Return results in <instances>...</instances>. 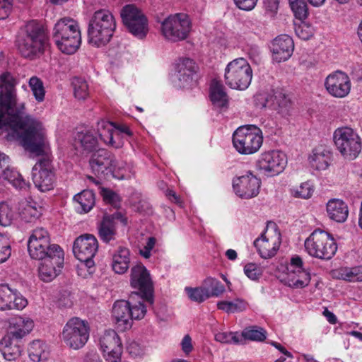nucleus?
Returning a JSON list of instances; mask_svg holds the SVG:
<instances>
[{"instance_id": "59", "label": "nucleus", "mask_w": 362, "mask_h": 362, "mask_svg": "<svg viewBox=\"0 0 362 362\" xmlns=\"http://www.w3.org/2000/svg\"><path fill=\"white\" fill-rule=\"evenodd\" d=\"M127 351L132 357H136L143 354L142 347L135 341L128 343L127 346Z\"/></svg>"}, {"instance_id": "52", "label": "nucleus", "mask_w": 362, "mask_h": 362, "mask_svg": "<svg viewBox=\"0 0 362 362\" xmlns=\"http://www.w3.org/2000/svg\"><path fill=\"white\" fill-rule=\"evenodd\" d=\"M11 254V249L7 238L0 234V264L5 262Z\"/></svg>"}, {"instance_id": "49", "label": "nucleus", "mask_w": 362, "mask_h": 362, "mask_svg": "<svg viewBox=\"0 0 362 362\" xmlns=\"http://www.w3.org/2000/svg\"><path fill=\"white\" fill-rule=\"evenodd\" d=\"M340 276L345 281H362V266L342 269Z\"/></svg>"}, {"instance_id": "46", "label": "nucleus", "mask_w": 362, "mask_h": 362, "mask_svg": "<svg viewBox=\"0 0 362 362\" xmlns=\"http://www.w3.org/2000/svg\"><path fill=\"white\" fill-rule=\"evenodd\" d=\"M185 291L192 301L202 303L209 298L208 290L205 289L203 285L196 288L185 287Z\"/></svg>"}, {"instance_id": "4", "label": "nucleus", "mask_w": 362, "mask_h": 362, "mask_svg": "<svg viewBox=\"0 0 362 362\" xmlns=\"http://www.w3.org/2000/svg\"><path fill=\"white\" fill-rule=\"evenodd\" d=\"M116 28L113 15L105 9L96 11L89 21L88 41L97 47L107 45Z\"/></svg>"}, {"instance_id": "36", "label": "nucleus", "mask_w": 362, "mask_h": 362, "mask_svg": "<svg viewBox=\"0 0 362 362\" xmlns=\"http://www.w3.org/2000/svg\"><path fill=\"white\" fill-rule=\"evenodd\" d=\"M210 98L215 107L223 108L228 106V98L223 86L214 81L210 87Z\"/></svg>"}, {"instance_id": "31", "label": "nucleus", "mask_w": 362, "mask_h": 362, "mask_svg": "<svg viewBox=\"0 0 362 362\" xmlns=\"http://www.w3.org/2000/svg\"><path fill=\"white\" fill-rule=\"evenodd\" d=\"M130 251L124 246H119L112 255V267L119 274H124L129 267Z\"/></svg>"}, {"instance_id": "26", "label": "nucleus", "mask_w": 362, "mask_h": 362, "mask_svg": "<svg viewBox=\"0 0 362 362\" xmlns=\"http://www.w3.org/2000/svg\"><path fill=\"white\" fill-rule=\"evenodd\" d=\"M281 245V233L276 230L273 235L262 234L260 238L254 241V245L257 248L260 257L263 259H269L274 257Z\"/></svg>"}, {"instance_id": "62", "label": "nucleus", "mask_w": 362, "mask_h": 362, "mask_svg": "<svg viewBox=\"0 0 362 362\" xmlns=\"http://www.w3.org/2000/svg\"><path fill=\"white\" fill-rule=\"evenodd\" d=\"M180 345H181L182 351L185 354L188 355L193 349L191 337L189 334H186L183 337Z\"/></svg>"}, {"instance_id": "1", "label": "nucleus", "mask_w": 362, "mask_h": 362, "mask_svg": "<svg viewBox=\"0 0 362 362\" xmlns=\"http://www.w3.org/2000/svg\"><path fill=\"white\" fill-rule=\"evenodd\" d=\"M18 80L10 72L0 75V129L19 139L25 150L40 156L46 151L47 140L42 123L25 114L24 103H18Z\"/></svg>"}, {"instance_id": "12", "label": "nucleus", "mask_w": 362, "mask_h": 362, "mask_svg": "<svg viewBox=\"0 0 362 362\" xmlns=\"http://www.w3.org/2000/svg\"><path fill=\"white\" fill-rule=\"evenodd\" d=\"M191 28V22L186 14L176 13L162 21L160 31L165 40L176 42L187 39Z\"/></svg>"}, {"instance_id": "29", "label": "nucleus", "mask_w": 362, "mask_h": 362, "mask_svg": "<svg viewBox=\"0 0 362 362\" xmlns=\"http://www.w3.org/2000/svg\"><path fill=\"white\" fill-rule=\"evenodd\" d=\"M97 128L100 139L104 143L116 148L122 146V141H117L115 139L119 136V133L115 131V124L113 122L102 119L98 122Z\"/></svg>"}, {"instance_id": "15", "label": "nucleus", "mask_w": 362, "mask_h": 362, "mask_svg": "<svg viewBox=\"0 0 362 362\" xmlns=\"http://www.w3.org/2000/svg\"><path fill=\"white\" fill-rule=\"evenodd\" d=\"M130 284L137 289L140 295L139 300L146 302L149 305L154 303V288L153 281L147 269L141 263L133 266L131 269Z\"/></svg>"}, {"instance_id": "56", "label": "nucleus", "mask_w": 362, "mask_h": 362, "mask_svg": "<svg viewBox=\"0 0 362 362\" xmlns=\"http://www.w3.org/2000/svg\"><path fill=\"white\" fill-rule=\"evenodd\" d=\"M13 0H0V20L7 18L11 11Z\"/></svg>"}, {"instance_id": "9", "label": "nucleus", "mask_w": 362, "mask_h": 362, "mask_svg": "<svg viewBox=\"0 0 362 362\" xmlns=\"http://www.w3.org/2000/svg\"><path fill=\"white\" fill-rule=\"evenodd\" d=\"M225 82L230 88L245 90L252 78V70L247 61L238 58L229 62L225 69Z\"/></svg>"}, {"instance_id": "44", "label": "nucleus", "mask_w": 362, "mask_h": 362, "mask_svg": "<svg viewBox=\"0 0 362 362\" xmlns=\"http://www.w3.org/2000/svg\"><path fill=\"white\" fill-rule=\"evenodd\" d=\"M33 94L37 102H42L45 99V90L42 81L37 76H32L28 81Z\"/></svg>"}, {"instance_id": "25", "label": "nucleus", "mask_w": 362, "mask_h": 362, "mask_svg": "<svg viewBox=\"0 0 362 362\" xmlns=\"http://www.w3.org/2000/svg\"><path fill=\"white\" fill-rule=\"evenodd\" d=\"M33 327L34 322L29 317L15 316L9 319L7 333L4 337L21 341L32 331Z\"/></svg>"}, {"instance_id": "58", "label": "nucleus", "mask_w": 362, "mask_h": 362, "mask_svg": "<svg viewBox=\"0 0 362 362\" xmlns=\"http://www.w3.org/2000/svg\"><path fill=\"white\" fill-rule=\"evenodd\" d=\"M156 243V239L154 237L148 238L146 245L143 249L140 250V255L146 259L151 257V251L154 247Z\"/></svg>"}, {"instance_id": "11", "label": "nucleus", "mask_w": 362, "mask_h": 362, "mask_svg": "<svg viewBox=\"0 0 362 362\" xmlns=\"http://www.w3.org/2000/svg\"><path fill=\"white\" fill-rule=\"evenodd\" d=\"M334 144L345 158H356L361 151V141L358 134L351 128L344 127L337 129L333 134Z\"/></svg>"}, {"instance_id": "5", "label": "nucleus", "mask_w": 362, "mask_h": 362, "mask_svg": "<svg viewBox=\"0 0 362 362\" xmlns=\"http://www.w3.org/2000/svg\"><path fill=\"white\" fill-rule=\"evenodd\" d=\"M28 250L32 259L52 258L57 264L64 261V251L59 245L51 244L48 232L43 228L35 229L28 242Z\"/></svg>"}, {"instance_id": "60", "label": "nucleus", "mask_w": 362, "mask_h": 362, "mask_svg": "<svg viewBox=\"0 0 362 362\" xmlns=\"http://www.w3.org/2000/svg\"><path fill=\"white\" fill-rule=\"evenodd\" d=\"M295 32L300 39L304 40H309L313 35L310 28L305 25L298 26L295 29Z\"/></svg>"}, {"instance_id": "50", "label": "nucleus", "mask_w": 362, "mask_h": 362, "mask_svg": "<svg viewBox=\"0 0 362 362\" xmlns=\"http://www.w3.org/2000/svg\"><path fill=\"white\" fill-rule=\"evenodd\" d=\"M273 89L270 92L259 91L254 95V103L257 107L264 109L269 108V103L272 102Z\"/></svg>"}, {"instance_id": "45", "label": "nucleus", "mask_w": 362, "mask_h": 362, "mask_svg": "<svg viewBox=\"0 0 362 362\" xmlns=\"http://www.w3.org/2000/svg\"><path fill=\"white\" fill-rule=\"evenodd\" d=\"M71 83L75 98L85 100L88 95V86L86 81L81 78L74 77Z\"/></svg>"}, {"instance_id": "42", "label": "nucleus", "mask_w": 362, "mask_h": 362, "mask_svg": "<svg viewBox=\"0 0 362 362\" xmlns=\"http://www.w3.org/2000/svg\"><path fill=\"white\" fill-rule=\"evenodd\" d=\"M202 284L208 290L209 298L218 297L225 291V287L221 282L212 277H207Z\"/></svg>"}, {"instance_id": "63", "label": "nucleus", "mask_w": 362, "mask_h": 362, "mask_svg": "<svg viewBox=\"0 0 362 362\" xmlns=\"http://www.w3.org/2000/svg\"><path fill=\"white\" fill-rule=\"evenodd\" d=\"M264 4L266 11L274 15L278 11L279 1V0H264Z\"/></svg>"}, {"instance_id": "21", "label": "nucleus", "mask_w": 362, "mask_h": 362, "mask_svg": "<svg viewBox=\"0 0 362 362\" xmlns=\"http://www.w3.org/2000/svg\"><path fill=\"white\" fill-rule=\"evenodd\" d=\"M325 88L327 92L335 98H344L351 90V81L349 76L341 71L329 74L325 79Z\"/></svg>"}, {"instance_id": "16", "label": "nucleus", "mask_w": 362, "mask_h": 362, "mask_svg": "<svg viewBox=\"0 0 362 362\" xmlns=\"http://www.w3.org/2000/svg\"><path fill=\"white\" fill-rule=\"evenodd\" d=\"M89 165L92 172L100 178H106L109 175L114 176L116 170L120 169V167L117 166L115 155L104 148H100L92 154Z\"/></svg>"}, {"instance_id": "55", "label": "nucleus", "mask_w": 362, "mask_h": 362, "mask_svg": "<svg viewBox=\"0 0 362 362\" xmlns=\"http://www.w3.org/2000/svg\"><path fill=\"white\" fill-rule=\"evenodd\" d=\"M101 195L104 201L114 206H117L121 200L119 196L117 193L109 189H103L101 191Z\"/></svg>"}, {"instance_id": "40", "label": "nucleus", "mask_w": 362, "mask_h": 362, "mask_svg": "<svg viewBox=\"0 0 362 362\" xmlns=\"http://www.w3.org/2000/svg\"><path fill=\"white\" fill-rule=\"evenodd\" d=\"M28 351L30 358L34 362L46 360L48 355L45 351V344L40 340L30 343Z\"/></svg>"}, {"instance_id": "57", "label": "nucleus", "mask_w": 362, "mask_h": 362, "mask_svg": "<svg viewBox=\"0 0 362 362\" xmlns=\"http://www.w3.org/2000/svg\"><path fill=\"white\" fill-rule=\"evenodd\" d=\"M258 0H233L235 6L243 11H251L252 10Z\"/></svg>"}, {"instance_id": "51", "label": "nucleus", "mask_w": 362, "mask_h": 362, "mask_svg": "<svg viewBox=\"0 0 362 362\" xmlns=\"http://www.w3.org/2000/svg\"><path fill=\"white\" fill-rule=\"evenodd\" d=\"M41 215L40 209H37L35 206L29 203L23 208L21 212V216L23 219L26 222H32L33 221L39 218Z\"/></svg>"}, {"instance_id": "20", "label": "nucleus", "mask_w": 362, "mask_h": 362, "mask_svg": "<svg viewBox=\"0 0 362 362\" xmlns=\"http://www.w3.org/2000/svg\"><path fill=\"white\" fill-rule=\"evenodd\" d=\"M287 163L285 153L279 151H272L264 153L258 160L260 170L269 175H275L281 173Z\"/></svg>"}, {"instance_id": "37", "label": "nucleus", "mask_w": 362, "mask_h": 362, "mask_svg": "<svg viewBox=\"0 0 362 362\" xmlns=\"http://www.w3.org/2000/svg\"><path fill=\"white\" fill-rule=\"evenodd\" d=\"M1 179L8 181L16 189L26 190L30 187V183L26 182L18 171L11 168L10 165L4 169L2 175H0V180Z\"/></svg>"}, {"instance_id": "38", "label": "nucleus", "mask_w": 362, "mask_h": 362, "mask_svg": "<svg viewBox=\"0 0 362 362\" xmlns=\"http://www.w3.org/2000/svg\"><path fill=\"white\" fill-rule=\"evenodd\" d=\"M331 153L325 149L316 148L309 157V161L313 168L316 170H325L331 161Z\"/></svg>"}, {"instance_id": "23", "label": "nucleus", "mask_w": 362, "mask_h": 362, "mask_svg": "<svg viewBox=\"0 0 362 362\" xmlns=\"http://www.w3.org/2000/svg\"><path fill=\"white\" fill-rule=\"evenodd\" d=\"M28 305V300L16 289L8 284L0 285V310H22Z\"/></svg>"}, {"instance_id": "14", "label": "nucleus", "mask_w": 362, "mask_h": 362, "mask_svg": "<svg viewBox=\"0 0 362 362\" xmlns=\"http://www.w3.org/2000/svg\"><path fill=\"white\" fill-rule=\"evenodd\" d=\"M98 249L96 238L88 233L78 236L74 242L73 252L75 257L87 268L89 274L95 270V257Z\"/></svg>"}, {"instance_id": "33", "label": "nucleus", "mask_w": 362, "mask_h": 362, "mask_svg": "<svg viewBox=\"0 0 362 362\" xmlns=\"http://www.w3.org/2000/svg\"><path fill=\"white\" fill-rule=\"evenodd\" d=\"M40 260L42 262L39 267V276L43 281L49 282L59 274L64 261L61 264H57L53 259L49 257Z\"/></svg>"}, {"instance_id": "27", "label": "nucleus", "mask_w": 362, "mask_h": 362, "mask_svg": "<svg viewBox=\"0 0 362 362\" xmlns=\"http://www.w3.org/2000/svg\"><path fill=\"white\" fill-rule=\"evenodd\" d=\"M294 43L288 35L277 36L272 42L271 50L273 59L279 63L288 59L293 54Z\"/></svg>"}, {"instance_id": "28", "label": "nucleus", "mask_w": 362, "mask_h": 362, "mask_svg": "<svg viewBox=\"0 0 362 362\" xmlns=\"http://www.w3.org/2000/svg\"><path fill=\"white\" fill-rule=\"evenodd\" d=\"M272 102L269 109L274 110L283 117L291 115L293 110V102L289 95L281 88L273 89Z\"/></svg>"}, {"instance_id": "10", "label": "nucleus", "mask_w": 362, "mask_h": 362, "mask_svg": "<svg viewBox=\"0 0 362 362\" xmlns=\"http://www.w3.org/2000/svg\"><path fill=\"white\" fill-rule=\"evenodd\" d=\"M88 323L74 317L68 320L62 330V340L69 348L74 350L81 349L89 339Z\"/></svg>"}, {"instance_id": "43", "label": "nucleus", "mask_w": 362, "mask_h": 362, "mask_svg": "<svg viewBox=\"0 0 362 362\" xmlns=\"http://www.w3.org/2000/svg\"><path fill=\"white\" fill-rule=\"evenodd\" d=\"M242 336L245 339L263 341L267 337V332L258 326H251L243 329Z\"/></svg>"}, {"instance_id": "6", "label": "nucleus", "mask_w": 362, "mask_h": 362, "mask_svg": "<svg viewBox=\"0 0 362 362\" xmlns=\"http://www.w3.org/2000/svg\"><path fill=\"white\" fill-rule=\"evenodd\" d=\"M45 35L42 26L36 21L28 22L21 30L18 47L25 58L34 59L44 51Z\"/></svg>"}, {"instance_id": "35", "label": "nucleus", "mask_w": 362, "mask_h": 362, "mask_svg": "<svg viewBox=\"0 0 362 362\" xmlns=\"http://www.w3.org/2000/svg\"><path fill=\"white\" fill-rule=\"evenodd\" d=\"M98 237L100 240L106 243L113 245L117 236V226L112 223L109 218H103L98 226Z\"/></svg>"}, {"instance_id": "54", "label": "nucleus", "mask_w": 362, "mask_h": 362, "mask_svg": "<svg viewBox=\"0 0 362 362\" xmlns=\"http://www.w3.org/2000/svg\"><path fill=\"white\" fill-rule=\"evenodd\" d=\"M313 191L314 189L310 183L303 182L295 191L294 197L302 199H309L312 196Z\"/></svg>"}, {"instance_id": "2", "label": "nucleus", "mask_w": 362, "mask_h": 362, "mask_svg": "<svg viewBox=\"0 0 362 362\" xmlns=\"http://www.w3.org/2000/svg\"><path fill=\"white\" fill-rule=\"evenodd\" d=\"M138 293H132L127 300H119L115 302L112 314L117 328L122 332L130 329L133 320H141L146 313V306L140 299Z\"/></svg>"}, {"instance_id": "22", "label": "nucleus", "mask_w": 362, "mask_h": 362, "mask_svg": "<svg viewBox=\"0 0 362 362\" xmlns=\"http://www.w3.org/2000/svg\"><path fill=\"white\" fill-rule=\"evenodd\" d=\"M291 274H296L289 280V286L294 288H303L306 287L311 279L310 272L308 268L304 266L302 258L298 255H294L291 258L288 267Z\"/></svg>"}, {"instance_id": "39", "label": "nucleus", "mask_w": 362, "mask_h": 362, "mask_svg": "<svg viewBox=\"0 0 362 362\" xmlns=\"http://www.w3.org/2000/svg\"><path fill=\"white\" fill-rule=\"evenodd\" d=\"M95 194L92 190H83L74 197V200L78 203L84 213L90 211L95 205Z\"/></svg>"}, {"instance_id": "32", "label": "nucleus", "mask_w": 362, "mask_h": 362, "mask_svg": "<svg viewBox=\"0 0 362 362\" xmlns=\"http://www.w3.org/2000/svg\"><path fill=\"white\" fill-rule=\"evenodd\" d=\"M98 141L95 133L91 130L78 132L75 137L76 148L84 152H91L98 146Z\"/></svg>"}, {"instance_id": "13", "label": "nucleus", "mask_w": 362, "mask_h": 362, "mask_svg": "<svg viewBox=\"0 0 362 362\" xmlns=\"http://www.w3.org/2000/svg\"><path fill=\"white\" fill-rule=\"evenodd\" d=\"M122 23L129 33L138 39L145 38L148 33V21L144 13L136 6H124L120 12Z\"/></svg>"}, {"instance_id": "41", "label": "nucleus", "mask_w": 362, "mask_h": 362, "mask_svg": "<svg viewBox=\"0 0 362 362\" xmlns=\"http://www.w3.org/2000/svg\"><path fill=\"white\" fill-rule=\"evenodd\" d=\"M247 303L241 298H236L232 301H220L217 303L218 309L224 310L228 313L243 312L246 309Z\"/></svg>"}, {"instance_id": "19", "label": "nucleus", "mask_w": 362, "mask_h": 362, "mask_svg": "<svg viewBox=\"0 0 362 362\" xmlns=\"http://www.w3.org/2000/svg\"><path fill=\"white\" fill-rule=\"evenodd\" d=\"M260 185L261 180L250 171L233 180L235 193L243 199H251L256 197L259 192Z\"/></svg>"}, {"instance_id": "64", "label": "nucleus", "mask_w": 362, "mask_h": 362, "mask_svg": "<svg viewBox=\"0 0 362 362\" xmlns=\"http://www.w3.org/2000/svg\"><path fill=\"white\" fill-rule=\"evenodd\" d=\"M351 76L354 80L362 81V64H356L351 66Z\"/></svg>"}, {"instance_id": "61", "label": "nucleus", "mask_w": 362, "mask_h": 362, "mask_svg": "<svg viewBox=\"0 0 362 362\" xmlns=\"http://www.w3.org/2000/svg\"><path fill=\"white\" fill-rule=\"evenodd\" d=\"M105 218H109L112 223H114L117 226V221L122 223L124 226L127 223V218L123 216L121 212H115L111 215H105Z\"/></svg>"}, {"instance_id": "30", "label": "nucleus", "mask_w": 362, "mask_h": 362, "mask_svg": "<svg viewBox=\"0 0 362 362\" xmlns=\"http://www.w3.org/2000/svg\"><path fill=\"white\" fill-rule=\"evenodd\" d=\"M327 213L330 219L343 223L349 215L348 206L341 199H332L327 204Z\"/></svg>"}, {"instance_id": "53", "label": "nucleus", "mask_w": 362, "mask_h": 362, "mask_svg": "<svg viewBox=\"0 0 362 362\" xmlns=\"http://www.w3.org/2000/svg\"><path fill=\"white\" fill-rule=\"evenodd\" d=\"M244 273L250 279L253 281L258 280L262 274V269L253 263H249L245 266Z\"/></svg>"}, {"instance_id": "24", "label": "nucleus", "mask_w": 362, "mask_h": 362, "mask_svg": "<svg viewBox=\"0 0 362 362\" xmlns=\"http://www.w3.org/2000/svg\"><path fill=\"white\" fill-rule=\"evenodd\" d=\"M199 66L195 62L189 58H180L176 64V76L178 80L177 86L185 88L190 86L194 81Z\"/></svg>"}, {"instance_id": "18", "label": "nucleus", "mask_w": 362, "mask_h": 362, "mask_svg": "<svg viewBox=\"0 0 362 362\" xmlns=\"http://www.w3.org/2000/svg\"><path fill=\"white\" fill-rule=\"evenodd\" d=\"M100 345L107 362H121L122 346L115 330L105 331L100 339Z\"/></svg>"}, {"instance_id": "8", "label": "nucleus", "mask_w": 362, "mask_h": 362, "mask_svg": "<svg viewBox=\"0 0 362 362\" xmlns=\"http://www.w3.org/2000/svg\"><path fill=\"white\" fill-rule=\"evenodd\" d=\"M233 144L243 155L253 154L259 151L263 142L260 129L254 125L238 127L233 134Z\"/></svg>"}, {"instance_id": "34", "label": "nucleus", "mask_w": 362, "mask_h": 362, "mask_svg": "<svg viewBox=\"0 0 362 362\" xmlns=\"http://www.w3.org/2000/svg\"><path fill=\"white\" fill-rule=\"evenodd\" d=\"M21 342L6 337L1 339L0 351L6 360L13 361L21 356L22 351Z\"/></svg>"}, {"instance_id": "48", "label": "nucleus", "mask_w": 362, "mask_h": 362, "mask_svg": "<svg viewBox=\"0 0 362 362\" xmlns=\"http://www.w3.org/2000/svg\"><path fill=\"white\" fill-rule=\"evenodd\" d=\"M15 213L12 207L6 202L0 203V225L8 226L14 218Z\"/></svg>"}, {"instance_id": "17", "label": "nucleus", "mask_w": 362, "mask_h": 362, "mask_svg": "<svg viewBox=\"0 0 362 362\" xmlns=\"http://www.w3.org/2000/svg\"><path fill=\"white\" fill-rule=\"evenodd\" d=\"M32 175L35 186L41 192H47L53 189L54 173L49 158H40L33 168Z\"/></svg>"}, {"instance_id": "3", "label": "nucleus", "mask_w": 362, "mask_h": 362, "mask_svg": "<svg viewBox=\"0 0 362 362\" xmlns=\"http://www.w3.org/2000/svg\"><path fill=\"white\" fill-rule=\"evenodd\" d=\"M52 39L63 53H75L81 42L78 23L71 18L59 19L53 28Z\"/></svg>"}, {"instance_id": "47", "label": "nucleus", "mask_w": 362, "mask_h": 362, "mask_svg": "<svg viewBox=\"0 0 362 362\" xmlns=\"http://www.w3.org/2000/svg\"><path fill=\"white\" fill-rule=\"evenodd\" d=\"M291 8L296 18L304 20L308 16V8L305 0H289Z\"/></svg>"}, {"instance_id": "7", "label": "nucleus", "mask_w": 362, "mask_h": 362, "mask_svg": "<svg viewBox=\"0 0 362 362\" xmlns=\"http://www.w3.org/2000/svg\"><path fill=\"white\" fill-rule=\"evenodd\" d=\"M307 252L313 257L329 260L337 250V245L331 234L321 229L315 230L305 240Z\"/></svg>"}]
</instances>
